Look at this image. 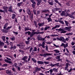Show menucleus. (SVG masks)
Masks as SVG:
<instances>
[{"instance_id":"f257e3e1","label":"nucleus","mask_w":75,"mask_h":75,"mask_svg":"<svg viewBox=\"0 0 75 75\" xmlns=\"http://www.w3.org/2000/svg\"><path fill=\"white\" fill-rule=\"evenodd\" d=\"M12 28V26H11L10 27H7L5 30L3 29V33H7L8 31H10V29Z\"/></svg>"},{"instance_id":"f03ea898","label":"nucleus","mask_w":75,"mask_h":75,"mask_svg":"<svg viewBox=\"0 0 75 75\" xmlns=\"http://www.w3.org/2000/svg\"><path fill=\"white\" fill-rule=\"evenodd\" d=\"M16 45L18 47H19L21 49H23L25 46V45H23V44L22 43H20L19 44H17Z\"/></svg>"},{"instance_id":"7ed1b4c3","label":"nucleus","mask_w":75,"mask_h":75,"mask_svg":"<svg viewBox=\"0 0 75 75\" xmlns=\"http://www.w3.org/2000/svg\"><path fill=\"white\" fill-rule=\"evenodd\" d=\"M56 30H58V31H61L60 33H65L67 32V31H65L64 30L61 29V28H60L59 29H56Z\"/></svg>"},{"instance_id":"20e7f679","label":"nucleus","mask_w":75,"mask_h":75,"mask_svg":"<svg viewBox=\"0 0 75 75\" xmlns=\"http://www.w3.org/2000/svg\"><path fill=\"white\" fill-rule=\"evenodd\" d=\"M52 54L48 53H44L43 54V56L44 57H47V56H50Z\"/></svg>"},{"instance_id":"39448f33","label":"nucleus","mask_w":75,"mask_h":75,"mask_svg":"<svg viewBox=\"0 0 75 75\" xmlns=\"http://www.w3.org/2000/svg\"><path fill=\"white\" fill-rule=\"evenodd\" d=\"M8 11H9V12H13V11L12 10V6L11 5L8 10Z\"/></svg>"},{"instance_id":"423d86ee","label":"nucleus","mask_w":75,"mask_h":75,"mask_svg":"<svg viewBox=\"0 0 75 75\" xmlns=\"http://www.w3.org/2000/svg\"><path fill=\"white\" fill-rule=\"evenodd\" d=\"M60 15L61 16H65V15H66V13H65L64 11H63L61 13Z\"/></svg>"},{"instance_id":"0eeeda50","label":"nucleus","mask_w":75,"mask_h":75,"mask_svg":"<svg viewBox=\"0 0 75 75\" xmlns=\"http://www.w3.org/2000/svg\"><path fill=\"white\" fill-rule=\"evenodd\" d=\"M36 1H38L37 5L39 6L40 4V3L42 2V0H36Z\"/></svg>"},{"instance_id":"6e6552de","label":"nucleus","mask_w":75,"mask_h":75,"mask_svg":"<svg viewBox=\"0 0 75 75\" xmlns=\"http://www.w3.org/2000/svg\"><path fill=\"white\" fill-rule=\"evenodd\" d=\"M37 63L38 64H40V65L44 64V62L41 61H37Z\"/></svg>"},{"instance_id":"1a4fd4ad","label":"nucleus","mask_w":75,"mask_h":75,"mask_svg":"<svg viewBox=\"0 0 75 75\" xmlns=\"http://www.w3.org/2000/svg\"><path fill=\"white\" fill-rule=\"evenodd\" d=\"M35 71H41V69L38 68V67H36L35 68Z\"/></svg>"},{"instance_id":"9d476101","label":"nucleus","mask_w":75,"mask_h":75,"mask_svg":"<svg viewBox=\"0 0 75 75\" xmlns=\"http://www.w3.org/2000/svg\"><path fill=\"white\" fill-rule=\"evenodd\" d=\"M27 13L28 15H30L31 13V11H30V9L28 8L27 9Z\"/></svg>"},{"instance_id":"9b49d317","label":"nucleus","mask_w":75,"mask_h":75,"mask_svg":"<svg viewBox=\"0 0 75 75\" xmlns=\"http://www.w3.org/2000/svg\"><path fill=\"white\" fill-rule=\"evenodd\" d=\"M44 24V23L43 22L42 23H39L38 24V25L39 26V27H41V26H42Z\"/></svg>"},{"instance_id":"f8f14e48","label":"nucleus","mask_w":75,"mask_h":75,"mask_svg":"<svg viewBox=\"0 0 75 75\" xmlns=\"http://www.w3.org/2000/svg\"><path fill=\"white\" fill-rule=\"evenodd\" d=\"M23 2H21L20 3H18L17 4V6L18 7H20V6H21V4H23Z\"/></svg>"},{"instance_id":"ddd939ff","label":"nucleus","mask_w":75,"mask_h":75,"mask_svg":"<svg viewBox=\"0 0 75 75\" xmlns=\"http://www.w3.org/2000/svg\"><path fill=\"white\" fill-rule=\"evenodd\" d=\"M27 58H28L27 56H24L21 59L22 60H25L27 59Z\"/></svg>"},{"instance_id":"4468645a","label":"nucleus","mask_w":75,"mask_h":75,"mask_svg":"<svg viewBox=\"0 0 75 75\" xmlns=\"http://www.w3.org/2000/svg\"><path fill=\"white\" fill-rule=\"evenodd\" d=\"M10 39H11L12 41H14V40H15V37L14 36H13L12 37H11Z\"/></svg>"},{"instance_id":"2eb2a0df","label":"nucleus","mask_w":75,"mask_h":75,"mask_svg":"<svg viewBox=\"0 0 75 75\" xmlns=\"http://www.w3.org/2000/svg\"><path fill=\"white\" fill-rule=\"evenodd\" d=\"M54 51L55 53H59V52H60V51H59L58 50H54Z\"/></svg>"},{"instance_id":"dca6fc26","label":"nucleus","mask_w":75,"mask_h":75,"mask_svg":"<svg viewBox=\"0 0 75 75\" xmlns=\"http://www.w3.org/2000/svg\"><path fill=\"white\" fill-rule=\"evenodd\" d=\"M64 22L65 23V24L67 26H69V22H68V21H64Z\"/></svg>"},{"instance_id":"f3484780","label":"nucleus","mask_w":75,"mask_h":75,"mask_svg":"<svg viewBox=\"0 0 75 75\" xmlns=\"http://www.w3.org/2000/svg\"><path fill=\"white\" fill-rule=\"evenodd\" d=\"M33 22L34 24H35V25L36 27L37 28V26H38V25L37 24V22H36V21H33Z\"/></svg>"},{"instance_id":"a211bd4d","label":"nucleus","mask_w":75,"mask_h":75,"mask_svg":"<svg viewBox=\"0 0 75 75\" xmlns=\"http://www.w3.org/2000/svg\"><path fill=\"white\" fill-rule=\"evenodd\" d=\"M31 59L35 63L37 62V60L34 58H32Z\"/></svg>"},{"instance_id":"6ab92c4d","label":"nucleus","mask_w":75,"mask_h":75,"mask_svg":"<svg viewBox=\"0 0 75 75\" xmlns=\"http://www.w3.org/2000/svg\"><path fill=\"white\" fill-rule=\"evenodd\" d=\"M7 25H8V24H7V23L5 24L4 27V29H6V28H6L7 27Z\"/></svg>"},{"instance_id":"aec40b11","label":"nucleus","mask_w":75,"mask_h":75,"mask_svg":"<svg viewBox=\"0 0 75 75\" xmlns=\"http://www.w3.org/2000/svg\"><path fill=\"white\" fill-rule=\"evenodd\" d=\"M33 13H31L30 14V17L31 18V19H33Z\"/></svg>"},{"instance_id":"412c9836","label":"nucleus","mask_w":75,"mask_h":75,"mask_svg":"<svg viewBox=\"0 0 75 75\" xmlns=\"http://www.w3.org/2000/svg\"><path fill=\"white\" fill-rule=\"evenodd\" d=\"M64 38V37H61L59 38V41H62Z\"/></svg>"},{"instance_id":"4be33fe9","label":"nucleus","mask_w":75,"mask_h":75,"mask_svg":"<svg viewBox=\"0 0 75 75\" xmlns=\"http://www.w3.org/2000/svg\"><path fill=\"white\" fill-rule=\"evenodd\" d=\"M47 20H48V22H50V21L51 22L52 21V19L50 17L48 18L47 19Z\"/></svg>"},{"instance_id":"5701e85b","label":"nucleus","mask_w":75,"mask_h":75,"mask_svg":"<svg viewBox=\"0 0 75 75\" xmlns=\"http://www.w3.org/2000/svg\"><path fill=\"white\" fill-rule=\"evenodd\" d=\"M24 31H28V30H29V28H27L25 27L24 28Z\"/></svg>"},{"instance_id":"b1692460","label":"nucleus","mask_w":75,"mask_h":75,"mask_svg":"<svg viewBox=\"0 0 75 75\" xmlns=\"http://www.w3.org/2000/svg\"><path fill=\"white\" fill-rule=\"evenodd\" d=\"M37 40H38V41H41V39L42 38L41 37H38Z\"/></svg>"},{"instance_id":"393cba45","label":"nucleus","mask_w":75,"mask_h":75,"mask_svg":"<svg viewBox=\"0 0 75 75\" xmlns=\"http://www.w3.org/2000/svg\"><path fill=\"white\" fill-rule=\"evenodd\" d=\"M15 17H16V15L14 14H13L12 15V19H14L15 18Z\"/></svg>"},{"instance_id":"a878e982","label":"nucleus","mask_w":75,"mask_h":75,"mask_svg":"<svg viewBox=\"0 0 75 75\" xmlns=\"http://www.w3.org/2000/svg\"><path fill=\"white\" fill-rule=\"evenodd\" d=\"M3 45H4V43L0 41V46H1Z\"/></svg>"},{"instance_id":"bb28decb","label":"nucleus","mask_w":75,"mask_h":75,"mask_svg":"<svg viewBox=\"0 0 75 75\" xmlns=\"http://www.w3.org/2000/svg\"><path fill=\"white\" fill-rule=\"evenodd\" d=\"M50 12V11H49V10H42V13H45V12Z\"/></svg>"},{"instance_id":"cd10ccee","label":"nucleus","mask_w":75,"mask_h":75,"mask_svg":"<svg viewBox=\"0 0 75 75\" xmlns=\"http://www.w3.org/2000/svg\"><path fill=\"white\" fill-rule=\"evenodd\" d=\"M59 23H61V24H64L65 23H64V21H62V20H59Z\"/></svg>"},{"instance_id":"c85d7f7f","label":"nucleus","mask_w":75,"mask_h":75,"mask_svg":"<svg viewBox=\"0 0 75 75\" xmlns=\"http://www.w3.org/2000/svg\"><path fill=\"white\" fill-rule=\"evenodd\" d=\"M30 1L34 4H36V3H35V1H34L33 0H30Z\"/></svg>"},{"instance_id":"c756f323","label":"nucleus","mask_w":75,"mask_h":75,"mask_svg":"<svg viewBox=\"0 0 75 75\" xmlns=\"http://www.w3.org/2000/svg\"><path fill=\"white\" fill-rule=\"evenodd\" d=\"M53 71H54V72H58V69H57L55 68H54L53 69Z\"/></svg>"},{"instance_id":"7c9ffc66","label":"nucleus","mask_w":75,"mask_h":75,"mask_svg":"<svg viewBox=\"0 0 75 75\" xmlns=\"http://www.w3.org/2000/svg\"><path fill=\"white\" fill-rule=\"evenodd\" d=\"M73 34L72 33H69L66 34V35H72Z\"/></svg>"},{"instance_id":"2f4dec72","label":"nucleus","mask_w":75,"mask_h":75,"mask_svg":"<svg viewBox=\"0 0 75 75\" xmlns=\"http://www.w3.org/2000/svg\"><path fill=\"white\" fill-rule=\"evenodd\" d=\"M51 59V57H48V58H47L46 60H48V61H49Z\"/></svg>"},{"instance_id":"473e14b6","label":"nucleus","mask_w":75,"mask_h":75,"mask_svg":"<svg viewBox=\"0 0 75 75\" xmlns=\"http://www.w3.org/2000/svg\"><path fill=\"white\" fill-rule=\"evenodd\" d=\"M3 9H7V8H8V7L7 6H4L3 7Z\"/></svg>"},{"instance_id":"72a5a7b5","label":"nucleus","mask_w":75,"mask_h":75,"mask_svg":"<svg viewBox=\"0 0 75 75\" xmlns=\"http://www.w3.org/2000/svg\"><path fill=\"white\" fill-rule=\"evenodd\" d=\"M71 15V14L68 13H66V14L65 15V16L66 17H67V16H69V17H70V15Z\"/></svg>"},{"instance_id":"f704fd0d","label":"nucleus","mask_w":75,"mask_h":75,"mask_svg":"<svg viewBox=\"0 0 75 75\" xmlns=\"http://www.w3.org/2000/svg\"><path fill=\"white\" fill-rule=\"evenodd\" d=\"M62 42H63L64 43H66L67 42H66V40H65L64 38L63 39V40L62 41Z\"/></svg>"},{"instance_id":"c9c22d12","label":"nucleus","mask_w":75,"mask_h":75,"mask_svg":"<svg viewBox=\"0 0 75 75\" xmlns=\"http://www.w3.org/2000/svg\"><path fill=\"white\" fill-rule=\"evenodd\" d=\"M33 11L34 14H35V15L37 13H36V10H35V9H33Z\"/></svg>"},{"instance_id":"e433bc0d","label":"nucleus","mask_w":75,"mask_h":75,"mask_svg":"<svg viewBox=\"0 0 75 75\" xmlns=\"http://www.w3.org/2000/svg\"><path fill=\"white\" fill-rule=\"evenodd\" d=\"M44 63L45 64H50V62H44Z\"/></svg>"},{"instance_id":"4c0bfd02","label":"nucleus","mask_w":75,"mask_h":75,"mask_svg":"<svg viewBox=\"0 0 75 75\" xmlns=\"http://www.w3.org/2000/svg\"><path fill=\"white\" fill-rule=\"evenodd\" d=\"M37 48L36 47H35L34 48V49L33 50L34 51H37Z\"/></svg>"},{"instance_id":"58836bf2","label":"nucleus","mask_w":75,"mask_h":75,"mask_svg":"<svg viewBox=\"0 0 75 75\" xmlns=\"http://www.w3.org/2000/svg\"><path fill=\"white\" fill-rule=\"evenodd\" d=\"M65 28V29H71V27L70 26H69V27H66Z\"/></svg>"},{"instance_id":"ea45409f","label":"nucleus","mask_w":75,"mask_h":75,"mask_svg":"<svg viewBox=\"0 0 75 75\" xmlns=\"http://www.w3.org/2000/svg\"><path fill=\"white\" fill-rule=\"evenodd\" d=\"M68 47V43H67L64 46V48H66Z\"/></svg>"},{"instance_id":"a19ab883","label":"nucleus","mask_w":75,"mask_h":75,"mask_svg":"<svg viewBox=\"0 0 75 75\" xmlns=\"http://www.w3.org/2000/svg\"><path fill=\"white\" fill-rule=\"evenodd\" d=\"M49 4L51 6H53V2H48Z\"/></svg>"},{"instance_id":"79ce46f5","label":"nucleus","mask_w":75,"mask_h":75,"mask_svg":"<svg viewBox=\"0 0 75 75\" xmlns=\"http://www.w3.org/2000/svg\"><path fill=\"white\" fill-rule=\"evenodd\" d=\"M70 17H71V18H73V19H75V17L71 15H70Z\"/></svg>"},{"instance_id":"37998d69","label":"nucleus","mask_w":75,"mask_h":75,"mask_svg":"<svg viewBox=\"0 0 75 75\" xmlns=\"http://www.w3.org/2000/svg\"><path fill=\"white\" fill-rule=\"evenodd\" d=\"M45 47H46V51H48V45H46L45 46Z\"/></svg>"},{"instance_id":"c03bdc74","label":"nucleus","mask_w":75,"mask_h":75,"mask_svg":"<svg viewBox=\"0 0 75 75\" xmlns=\"http://www.w3.org/2000/svg\"><path fill=\"white\" fill-rule=\"evenodd\" d=\"M47 37V36H46L45 37V38H42V39H41V41H44L45 40V39Z\"/></svg>"},{"instance_id":"a18cd8bd","label":"nucleus","mask_w":75,"mask_h":75,"mask_svg":"<svg viewBox=\"0 0 75 75\" xmlns=\"http://www.w3.org/2000/svg\"><path fill=\"white\" fill-rule=\"evenodd\" d=\"M56 58L57 59H60V56H57Z\"/></svg>"},{"instance_id":"49530a36","label":"nucleus","mask_w":75,"mask_h":75,"mask_svg":"<svg viewBox=\"0 0 75 75\" xmlns=\"http://www.w3.org/2000/svg\"><path fill=\"white\" fill-rule=\"evenodd\" d=\"M34 36V34L33 33L30 35V37H33Z\"/></svg>"},{"instance_id":"de8ad7c7","label":"nucleus","mask_w":75,"mask_h":75,"mask_svg":"<svg viewBox=\"0 0 75 75\" xmlns=\"http://www.w3.org/2000/svg\"><path fill=\"white\" fill-rule=\"evenodd\" d=\"M69 65V63H67L66 64V67H68Z\"/></svg>"},{"instance_id":"09e8293b","label":"nucleus","mask_w":75,"mask_h":75,"mask_svg":"<svg viewBox=\"0 0 75 75\" xmlns=\"http://www.w3.org/2000/svg\"><path fill=\"white\" fill-rule=\"evenodd\" d=\"M24 18L23 20L25 21H26V17L25 16H24Z\"/></svg>"},{"instance_id":"8fccbe9b","label":"nucleus","mask_w":75,"mask_h":75,"mask_svg":"<svg viewBox=\"0 0 75 75\" xmlns=\"http://www.w3.org/2000/svg\"><path fill=\"white\" fill-rule=\"evenodd\" d=\"M40 13V11H37V15H38Z\"/></svg>"},{"instance_id":"3c124183","label":"nucleus","mask_w":75,"mask_h":75,"mask_svg":"<svg viewBox=\"0 0 75 75\" xmlns=\"http://www.w3.org/2000/svg\"><path fill=\"white\" fill-rule=\"evenodd\" d=\"M28 34V35H30L31 34V32H30L29 31L27 32Z\"/></svg>"},{"instance_id":"603ef678","label":"nucleus","mask_w":75,"mask_h":75,"mask_svg":"<svg viewBox=\"0 0 75 75\" xmlns=\"http://www.w3.org/2000/svg\"><path fill=\"white\" fill-rule=\"evenodd\" d=\"M65 44L64 43H62V45H60V47H62V46H64H64H65Z\"/></svg>"},{"instance_id":"864d4df0","label":"nucleus","mask_w":75,"mask_h":75,"mask_svg":"<svg viewBox=\"0 0 75 75\" xmlns=\"http://www.w3.org/2000/svg\"><path fill=\"white\" fill-rule=\"evenodd\" d=\"M41 34V32H36V34Z\"/></svg>"},{"instance_id":"5fc2aeb1","label":"nucleus","mask_w":75,"mask_h":75,"mask_svg":"<svg viewBox=\"0 0 75 75\" xmlns=\"http://www.w3.org/2000/svg\"><path fill=\"white\" fill-rule=\"evenodd\" d=\"M29 42H30L29 41H25V42L26 44H30V43Z\"/></svg>"},{"instance_id":"6e6d98bb","label":"nucleus","mask_w":75,"mask_h":75,"mask_svg":"<svg viewBox=\"0 0 75 75\" xmlns=\"http://www.w3.org/2000/svg\"><path fill=\"white\" fill-rule=\"evenodd\" d=\"M75 43L74 42H72L71 43V44L72 45H75Z\"/></svg>"},{"instance_id":"4d7b16f0","label":"nucleus","mask_w":75,"mask_h":75,"mask_svg":"<svg viewBox=\"0 0 75 75\" xmlns=\"http://www.w3.org/2000/svg\"><path fill=\"white\" fill-rule=\"evenodd\" d=\"M10 45H11V46H13V42H10Z\"/></svg>"},{"instance_id":"13d9d810","label":"nucleus","mask_w":75,"mask_h":75,"mask_svg":"<svg viewBox=\"0 0 75 75\" xmlns=\"http://www.w3.org/2000/svg\"><path fill=\"white\" fill-rule=\"evenodd\" d=\"M56 28H59L60 27V25H56Z\"/></svg>"},{"instance_id":"bf43d9fd","label":"nucleus","mask_w":75,"mask_h":75,"mask_svg":"<svg viewBox=\"0 0 75 75\" xmlns=\"http://www.w3.org/2000/svg\"><path fill=\"white\" fill-rule=\"evenodd\" d=\"M6 43L8 45H9V43H8V40H6Z\"/></svg>"},{"instance_id":"052dcab7","label":"nucleus","mask_w":75,"mask_h":75,"mask_svg":"<svg viewBox=\"0 0 75 75\" xmlns=\"http://www.w3.org/2000/svg\"><path fill=\"white\" fill-rule=\"evenodd\" d=\"M65 30H66L67 31H71V29H65Z\"/></svg>"},{"instance_id":"680f3d73","label":"nucleus","mask_w":75,"mask_h":75,"mask_svg":"<svg viewBox=\"0 0 75 75\" xmlns=\"http://www.w3.org/2000/svg\"><path fill=\"white\" fill-rule=\"evenodd\" d=\"M5 38H6V37H5L4 36H3L1 37V38L2 39V40L3 39H5Z\"/></svg>"},{"instance_id":"e2e57ef3","label":"nucleus","mask_w":75,"mask_h":75,"mask_svg":"<svg viewBox=\"0 0 75 75\" xmlns=\"http://www.w3.org/2000/svg\"><path fill=\"white\" fill-rule=\"evenodd\" d=\"M13 33H14L15 34H16V35H17L18 34V33L17 32H16L14 31L13 32Z\"/></svg>"},{"instance_id":"0e129e2a","label":"nucleus","mask_w":75,"mask_h":75,"mask_svg":"<svg viewBox=\"0 0 75 75\" xmlns=\"http://www.w3.org/2000/svg\"><path fill=\"white\" fill-rule=\"evenodd\" d=\"M32 7L33 8H35V5L34 4H32Z\"/></svg>"},{"instance_id":"69168bd1","label":"nucleus","mask_w":75,"mask_h":75,"mask_svg":"<svg viewBox=\"0 0 75 75\" xmlns=\"http://www.w3.org/2000/svg\"><path fill=\"white\" fill-rule=\"evenodd\" d=\"M33 48L32 47H31L30 49V52H31V51H32L33 50Z\"/></svg>"},{"instance_id":"338daca9","label":"nucleus","mask_w":75,"mask_h":75,"mask_svg":"<svg viewBox=\"0 0 75 75\" xmlns=\"http://www.w3.org/2000/svg\"><path fill=\"white\" fill-rule=\"evenodd\" d=\"M12 70L13 71H16V69L15 68L13 67L12 69Z\"/></svg>"},{"instance_id":"774afa93","label":"nucleus","mask_w":75,"mask_h":75,"mask_svg":"<svg viewBox=\"0 0 75 75\" xmlns=\"http://www.w3.org/2000/svg\"><path fill=\"white\" fill-rule=\"evenodd\" d=\"M13 48L14 50L16 49V46L15 45H14V47H13Z\"/></svg>"}]
</instances>
